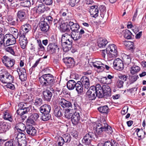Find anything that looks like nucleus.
Listing matches in <instances>:
<instances>
[{
    "label": "nucleus",
    "instance_id": "4c0bfd02",
    "mask_svg": "<svg viewBox=\"0 0 146 146\" xmlns=\"http://www.w3.org/2000/svg\"><path fill=\"white\" fill-rule=\"evenodd\" d=\"M63 60L64 62L67 65L70 66L74 63V61L72 58L66 57L64 58Z\"/></svg>",
    "mask_w": 146,
    "mask_h": 146
},
{
    "label": "nucleus",
    "instance_id": "ea45409f",
    "mask_svg": "<svg viewBox=\"0 0 146 146\" xmlns=\"http://www.w3.org/2000/svg\"><path fill=\"white\" fill-rule=\"evenodd\" d=\"M62 49L65 52L69 51L72 47V44H62Z\"/></svg>",
    "mask_w": 146,
    "mask_h": 146
},
{
    "label": "nucleus",
    "instance_id": "2f4dec72",
    "mask_svg": "<svg viewBox=\"0 0 146 146\" xmlns=\"http://www.w3.org/2000/svg\"><path fill=\"white\" fill-rule=\"evenodd\" d=\"M140 70V68L135 65L133 66L130 68V73L133 75L137 73Z\"/></svg>",
    "mask_w": 146,
    "mask_h": 146
},
{
    "label": "nucleus",
    "instance_id": "13d9d810",
    "mask_svg": "<svg viewBox=\"0 0 146 146\" xmlns=\"http://www.w3.org/2000/svg\"><path fill=\"white\" fill-rule=\"evenodd\" d=\"M11 140L12 143L13 144V146H17L19 141H20V140H18V139L14 137L12 139H11Z\"/></svg>",
    "mask_w": 146,
    "mask_h": 146
},
{
    "label": "nucleus",
    "instance_id": "aec40b11",
    "mask_svg": "<svg viewBox=\"0 0 146 146\" xmlns=\"http://www.w3.org/2000/svg\"><path fill=\"white\" fill-rule=\"evenodd\" d=\"M20 39L21 41L20 43L21 48L23 49H25L28 43L27 38L24 35H21L20 36Z\"/></svg>",
    "mask_w": 146,
    "mask_h": 146
},
{
    "label": "nucleus",
    "instance_id": "393cba45",
    "mask_svg": "<svg viewBox=\"0 0 146 146\" xmlns=\"http://www.w3.org/2000/svg\"><path fill=\"white\" fill-rule=\"evenodd\" d=\"M71 108H67L65 109V117L68 119H71L74 113H72L73 111L75 110L76 109H72Z\"/></svg>",
    "mask_w": 146,
    "mask_h": 146
},
{
    "label": "nucleus",
    "instance_id": "bb28decb",
    "mask_svg": "<svg viewBox=\"0 0 146 146\" xmlns=\"http://www.w3.org/2000/svg\"><path fill=\"white\" fill-rule=\"evenodd\" d=\"M84 87L81 81H78L76 83V90L78 93H81L83 92V90Z\"/></svg>",
    "mask_w": 146,
    "mask_h": 146
},
{
    "label": "nucleus",
    "instance_id": "4468645a",
    "mask_svg": "<svg viewBox=\"0 0 146 146\" xmlns=\"http://www.w3.org/2000/svg\"><path fill=\"white\" fill-rule=\"evenodd\" d=\"M53 114L57 117H60L62 116V110L60 106H55L53 108Z\"/></svg>",
    "mask_w": 146,
    "mask_h": 146
},
{
    "label": "nucleus",
    "instance_id": "412c9836",
    "mask_svg": "<svg viewBox=\"0 0 146 146\" xmlns=\"http://www.w3.org/2000/svg\"><path fill=\"white\" fill-rule=\"evenodd\" d=\"M51 109L50 106L45 104L39 108V110L41 113H49L51 110Z\"/></svg>",
    "mask_w": 146,
    "mask_h": 146
},
{
    "label": "nucleus",
    "instance_id": "864d4df0",
    "mask_svg": "<svg viewBox=\"0 0 146 146\" xmlns=\"http://www.w3.org/2000/svg\"><path fill=\"white\" fill-rule=\"evenodd\" d=\"M57 141L58 146H62L65 143L62 137H58Z\"/></svg>",
    "mask_w": 146,
    "mask_h": 146
},
{
    "label": "nucleus",
    "instance_id": "4d7b16f0",
    "mask_svg": "<svg viewBox=\"0 0 146 146\" xmlns=\"http://www.w3.org/2000/svg\"><path fill=\"white\" fill-rule=\"evenodd\" d=\"M7 84L5 85V87L7 88H9L13 91L15 90V87L14 84H12L11 83H8Z\"/></svg>",
    "mask_w": 146,
    "mask_h": 146
},
{
    "label": "nucleus",
    "instance_id": "5701e85b",
    "mask_svg": "<svg viewBox=\"0 0 146 146\" xmlns=\"http://www.w3.org/2000/svg\"><path fill=\"white\" fill-rule=\"evenodd\" d=\"M58 47L55 43H50L47 47V50L50 53L53 54L56 52Z\"/></svg>",
    "mask_w": 146,
    "mask_h": 146
},
{
    "label": "nucleus",
    "instance_id": "423d86ee",
    "mask_svg": "<svg viewBox=\"0 0 146 146\" xmlns=\"http://www.w3.org/2000/svg\"><path fill=\"white\" fill-rule=\"evenodd\" d=\"M54 92V90L52 86H50L49 88L48 87L47 88L42 92L44 99L45 101L50 102L52 96V93Z\"/></svg>",
    "mask_w": 146,
    "mask_h": 146
},
{
    "label": "nucleus",
    "instance_id": "473e14b6",
    "mask_svg": "<svg viewBox=\"0 0 146 146\" xmlns=\"http://www.w3.org/2000/svg\"><path fill=\"white\" fill-rule=\"evenodd\" d=\"M7 20L9 24L11 25H15L17 24V22H19L18 19H15L11 16H9Z\"/></svg>",
    "mask_w": 146,
    "mask_h": 146
},
{
    "label": "nucleus",
    "instance_id": "f03ea898",
    "mask_svg": "<svg viewBox=\"0 0 146 146\" xmlns=\"http://www.w3.org/2000/svg\"><path fill=\"white\" fill-rule=\"evenodd\" d=\"M96 131L98 134H100L103 131L111 134L113 131L111 127L108 125L105 121L97 124L96 125Z\"/></svg>",
    "mask_w": 146,
    "mask_h": 146
},
{
    "label": "nucleus",
    "instance_id": "49530a36",
    "mask_svg": "<svg viewBox=\"0 0 146 146\" xmlns=\"http://www.w3.org/2000/svg\"><path fill=\"white\" fill-rule=\"evenodd\" d=\"M15 137L18 140H20V141H23V138L24 139L25 138V135L23 133L21 132H19V133L16 136L15 135Z\"/></svg>",
    "mask_w": 146,
    "mask_h": 146
},
{
    "label": "nucleus",
    "instance_id": "774afa93",
    "mask_svg": "<svg viewBox=\"0 0 146 146\" xmlns=\"http://www.w3.org/2000/svg\"><path fill=\"white\" fill-rule=\"evenodd\" d=\"M23 6L28 7L31 5V2L30 0H27L23 2Z\"/></svg>",
    "mask_w": 146,
    "mask_h": 146
},
{
    "label": "nucleus",
    "instance_id": "0eeeda50",
    "mask_svg": "<svg viewBox=\"0 0 146 146\" xmlns=\"http://www.w3.org/2000/svg\"><path fill=\"white\" fill-rule=\"evenodd\" d=\"M13 77L8 72L4 74L0 75V80L3 83H12L13 80Z\"/></svg>",
    "mask_w": 146,
    "mask_h": 146
},
{
    "label": "nucleus",
    "instance_id": "c03bdc74",
    "mask_svg": "<svg viewBox=\"0 0 146 146\" xmlns=\"http://www.w3.org/2000/svg\"><path fill=\"white\" fill-rule=\"evenodd\" d=\"M70 28L72 31V32L79 31V26L77 23H75L74 25L72 26Z\"/></svg>",
    "mask_w": 146,
    "mask_h": 146
},
{
    "label": "nucleus",
    "instance_id": "6e6d98bb",
    "mask_svg": "<svg viewBox=\"0 0 146 146\" xmlns=\"http://www.w3.org/2000/svg\"><path fill=\"white\" fill-rule=\"evenodd\" d=\"M122 79H118L117 81L116 85L118 88H121L123 87L124 82Z\"/></svg>",
    "mask_w": 146,
    "mask_h": 146
},
{
    "label": "nucleus",
    "instance_id": "052dcab7",
    "mask_svg": "<svg viewBox=\"0 0 146 146\" xmlns=\"http://www.w3.org/2000/svg\"><path fill=\"white\" fill-rule=\"evenodd\" d=\"M18 106L19 107V108L25 109L26 108H28L29 106H28L26 104H24V102H22L19 104Z\"/></svg>",
    "mask_w": 146,
    "mask_h": 146
},
{
    "label": "nucleus",
    "instance_id": "6e6552de",
    "mask_svg": "<svg viewBox=\"0 0 146 146\" xmlns=\"http://www.w3.org/2000/svg\"><path fill=\"white\" fill-rule=\"evenodd\" d=\"M113 68L119 71L121 70L124 68L122 61L119 58L114 60L113 62Z\"/></svg>",
    "mask_w": 146,
    "mask_h": 146
},
{
    "label": "nucleus",
    "instance_id": "7c9ffc66",
    "mask_svg": "<svg viewBox=\"0 0 146 146\" xmlns=\"http://www.w3.org/2000/svg\"><path fill=\"white\" fill-rule=\"evenodd\" d=\"M108 43V42L106 39L100 38L98 40V45L100 48H103Z\"/></svg>",
    "mask_w": 146,
    "mask_h": 146
},
{
    "label": "nucleus",
    "instance_id": "9d476101",
    "mask_svg": "<svg viewBox=\"0 0 146 146\" xmlns=\"http://www.w3.org/2000/svg\"><path fill=\"white\" fill-rule=\"evenodd\" d=\"M3 63L8 68H10L12 67L15 64V61L13 59L11 58L6 56L3 57L2 60Z\"/></svg>",
    "mask_w": 146,
    "mask_h": 146
},
{
    "label": "nucleus",
    "instance_id": "37998d69",
    "mask_svg": "<svg viewBox=\"0 0 146 146\" xmlns=\"http://www.w3.org/2000/svg\"><path fill=\"white\" fill-rule=\"evenodd\" d=\"M42 100L41 98L37 97L35 100L34 104L37 107L40 106L42 104Z\"/></svg>",
    "mask_w": 146,
    "mask_h": 146
},
{
    "label": "nucleus",
    "instance_id": "79ce46f5",
    "mask_svg": "<svg viewBox=\"0 0 146 146\" xmlns=\"http://www.w3.org/2000/svg\"><path fill=\"white\" fill-rule=\"evenodd\" d=\"M100 81L102 83L107 84H110L111 82V80L108 81V79L106 77H104L100 79Z\"/></svg>",
    "mask_w": 146,
    "mask_h": 146
},
{
    "label": "nucleus",
    "instance_id": "680f3d73",
    "mask_svg": "<svg viewBox=\"0 0 146 146\" xmlns=\"http://www.w3.org/2000/svg\"><path fill=\"white\" fill-rule=\"evenodd\" d=\"M19 76V78L22 81H24L26 80L27 78L26 73L22 74Z\"/></svg>",
    "mask_w": 146,
    "mask_h": 146
},
{
    "label": "nucleus",
    "instance_id": "f3484780",
    "mask_svg": "<svg viewBox=\"0 0 146 146\" xmlns=\"http://www.w3.org/2000/svg\"><path fill=\"white\" fill-rule=\"evenodd\" d=\"M10 126L6 123L0 122V133H3L8 131L10 128Z\"/></svg>",
    "mask_w": 146,
    "mask_h": 146
},
{
    "label": "nucleus",
    "instance_id": "1a4fd4ad",
    "mask_svg": "<svg viewBox=\"0 0 146 146\" xmlns=\"http://www.w3.org/2000/svg\"><path fill=\"white\" fill-rule=\"evenodd\" d=\"M86 97L90 100H94L98 97L97 94L92 86H91L86 92Z\"/></svg>",
    "mask_w": 146,
    "mask_h": 146
},
{
    "label": "nucleus",
    "instance_id": "dca6fc26",
    "mask_svg": "<svg viewBox=\"0 0 146 146\" xmlns=\"http://www.w3.org/2000/svg\"><path fill=\"white\" fill-rule=\"evenodd\" d=\"M17 16L19 22H23L26 19V14L24 10L19 11L17 14Z\"/></svg>",
    "mask_w": 146,
    "mask_h": 146
},
{
    "label": "nucleus",
    "instance_id": "20e7f679",
    "mask_svg": "<svg viewBox=\"0 0 146 146\" xmlns=\"http://www.w3.org/2000/svg\"><path fill=\"white\" fill-rule=\"evenodd\" d=\"M98 135L92 132H89L84 137L82 140V143L85 145H89L93 139L96 140L98 138Z\"/></svg>",
    "mask_w": 146,
    "mask_h": 146
},
{
    "label": "nucleus",
    "instance_id": "2eb2a0df",
    "mask_svg": "<svg viewBox=\"0 0 146 146\" xmlns=\"http://www.w3.org/2000/svg\"><path fill=\"white\" fill-rule=\"evenodd\" d=\"M25 130L30 136H34L36 135V130L35 128L31 125H27Z\"/></svg>",
    "mask_w": 146,
    "mask_h": 146
},
{
    "label": "nucleus",
    "instance_id": "4be33fe9",
    "mask_svg": "<svg viewBox=\"0 0 146 146\" xmlns=\"http://www.w3.org/2000/svg\"><path fill=\"white\" fill-rule=\"evenodd\" d=\"M80 119V116L79 113L75 112L71 119L72 124L74 125H76L79 122Z\"/></svg>",
    "mask_w": 146,
    "mask_h": 146
},
{
    "label": "nucleus",
    "instance_id": "de8ad7c7",
    "mask_svg": "<svg viewBox=\"0 0 146 146\" xmlns=\"http://www.w3.org/2000/svg\"><path fill=\"white\" fill-rule=\"evenodd\" d=\"M139 78L138 75H136L129 77L130 84H132L136 81Z\"/></svg>",
    "mask_w": 146,
    "mask_h": 146
},
{
    "label": "nucleus",
    "instance_id": "0e129e2a",
    "mask_svg": "<svg viewBox=\"0 0 146 146\" xmlns=\"http://www.w3.org/2000/svg\"><path fill=\"white\" fill-rule=\"evenodd\" d=\"M5 50L6 51L9 52L12 54L14 55L15 54V52L12 47H7L5 48Z\"/></svg>",
    "mask_w": 146,
    "mask_h": 146
},
{
    "label": "nucleus",
    "instance_id": "7ed1b4c3",
    "mask_svg": "<svg viewBox=\"0 0 146 146\" xmlns=\"http://www.w3.org/2000/svg\"><path fill=\"white\" fill-rule=\"evenodd\" d=\"M116 47L115 45L112 44L109 45V46L106 48V50H102V55L105 58L106 54H107L108 56L110 58H114L117 55V52L116 49Z\"/></svg>",
    "mask_w": 146,
    "mask_h": 146
},
{
    "label": "nucleus",
    "instance_id": "a211bd4d",
    "mask_svg": "<svg viewBox=\"0 0 146 146\" xmlns=\"http://www.w3.org/2000/svg\"><path fill=\"white\" fill-rule=\"evenodd\" d=\"M80 81L84 86L85 89H88L90 86V82L89 78L86 76H83L80 79Z\"/></svg>",
    "mask_w": 146,
    "mask_h": 146
},
{
    "label": "nucleus",
    "instance_id": "f8f14e48",
    "mask_svg": "<svg viewBox=\"0 0 146 146\" xmlns=\"http://www.w3.org/2000/svg\"><path fill=\"white\" fill-rule=\"evenodd\" d=\"M94 89L95 90L98 95V97L99 98H103V86H101L99 84L96 85L95 86H92Z\"/></svg>",
    "mask_w": 146,
    "mask_h": 146
},
{
    "label": "nucleus",
    "instance_id": "69168bd1",
    "mask_svg": "<svg viewBox=\"0 0 146 146\" xmlns=\"http://www.w3.org/2000/svg\"><path fill=\"white\" fill-rule=\"evenodd\" d=\"M135 131L137 132V135L138 136L141 138L142 135L141 134H143V130H140L139 129L137 128L136 129Z\"/></svg>",
    "mask_w": 146,
    "mask_h": 146
},
{
    "label": "nucleus",
    "instance_id": "09e8293b",
    "mask_svg": "<svg viewBox=\"0 0 146 146\" xmlns=\"http://www.w3.org/2000/svg\"><path fill=\"white\" fill-rule=\"evenodd\" d=\"M31 46L30 48L31 50L33 52H34L35 53H38L39 51V48H38L37 45L31 44Z\"/></svg>",
    "mask_w": 146,
    "mask_h": 146
},
{
    "label": "nucleus",
    "instance_id": "9b49d317",
    "mask_svg": "<svg viewBox=\"0 0 146 146\" xmlns=\"http://www.w3.org/2000/svg\"><path fill=\"white\" fill-rule=\"evenodd\" d=\"M7 36V37L6 38V39L7 40V42H4V46H7L15 43V38L13 35L9 34Z\"/></svg>",
    "mask_w": 146,
    "mask_h": 146
},
{
    "label": "nucleus",
    "instance_id": "58836bf2",
    "mask_svg": "<svg viewBox=\"0 0 146 146\" xmlns=\"http://www.w3.org/2000/svg\"><path fill=\"white\" fill-rule=\"evenodd\" d=\"M41 119L43 121L48 120L51 117V115L49 113H42Z\"/></svg>",
    "mask_w": 146,
    "mask_h": 146
},
{
    "label": "nucleus",
    "instance_id": "c9c22d12",
    "mask_svg": "<svg viewBox=\"0 0 146 146\" xmlns=\"http://www.w3.org/2000/svg\"><path fill=\"white\" fill-rule=\"evenodd\" d=\"M16 128L18 131H24L26 129V127L25 126V125L22 123L20 122L17 124L15 126Z\"/></svg>",
    "mask_w": 146,
    "mask_h": 146
},
{
    "label": "nucleus",
    "instance_id": "8fccbe9b",
    "mask_svg": "<svg viewBox=\"0 0 146 146\" xmlns=\"http://www.w3.org/2000/svg\"><path fill=\"white\" fill-rule=\"evenodd\" d=\"M35 120H34L32 117L30 116L27 120L26 123L27 125H31L30 124H34L35 123Z\"/></svg>",
    "mask_w": 146,
    "mask_h": 146
},
{
    "label": "nucleus",
    "instance_id": "a18cd8bd",
    "mask_svg": "<svg viewBox=\"0 0 146 146\" xmlns=\"http://www.w3.org/2000/svg\"><path fill=\"white\" fill-rule=\"evenodd\" d=\"M62 138L65 143L69 142L71 140V137L69 134H66L62 136Z\"/></svg>",
    "mask_w": 146,
    "mask_h": 146
},
{
    "label": "nucleus",
    "instance_id": "6ab92c4d",
    "mask_svg": "<svg viewBox=\"0 0 146 146\" xmlns=\"http://www.w3.org/2000/svg\"><path fill=\"white\" fill-rule=\"evenodd\" d=\"M39 25L41 30L45 33L47 32L49 30V25L46 21H41Z\"/></svg>",
    "mask_w": 146,
    "mask_h": 146
},
{
    "label": "nucleus",
    "instance_id": "f704fd0d",
    "mask_svg": "<svg viewBox=\"0 0 146 146\" xmlns=\"http://www.w3.org/2000/svg\"><path fill=\"white\" fill-rule=\"evenodd\" d=\"M71 36L73 39L75 40H77L82 37L81 35H80V33H79V31L72 32Z\"/></svg>",
    "mask_w": 146,
    "mask_h": 146
},
{
    "label": "nucleus",
    "instance_id": "72a5a7b5",
    "mask_svg": "<svg viewBox=\"0 0 146 146\" xmlns=\"http://www.w3.org/2000/svg\"><path fill=\"white\" fill-rule=\"evenodd\" d=\"M99 111L102 113L107 114L109 111V109L107 106H101L98 108Z\"/></svg>",
    "mask_w": 146,
    "mask_h": 146
},
{
    "label": "nucleus",
    "instance_id": "b1692460",
    "mask_svg": "<svg viewBox=\"0 0 146 146\" xmlns=\"http://www.w3.org/2000/svg\"><path fill=\"white\" fill-rule=\"evenodd\" d=\"M90 13L91 15H93V17H96L98 16V14L99 12V10L98 9V7L97 6H92L91 7L90 10Z\"/></svg>",
    "mask_w": 146,
    "mask_h": 146
},
{
    "label": "nucleus",
    "instance_id": "603ef678",
    "mask_svg": "<svg viewBox=\"0 0 146 146\" xmlns=\"http://www.w3.org/2000/svg\"><path fill=\"white\" fill-rule=\"evenodd\" d=\"M40 2L43 4L49 5H51L52 3V0H39Z\"/></svg>",
    "mask_w": 146,
    "mask_h": 146
},
{
    "label": "nucleus",
    "instance_id": "e2e57ef3",
    "mask_svg": "<svg viewBox=\"0 0 146 146\" xmlns=\"http://www.w3.org/2000/svg\"><path fill=\"white\" fill-rule=\"evenodd\" d=\"M26 144V141L24 139L23 141H19L17 146H25Z\"/></svg>",
    "mask_w": 146,
    "mask_h": 146
},
{
    "label": "nucleus",
    "instance_id": "cd10ccee",
    "mask_svg": "<svg viewBox=\"0 0 146 146\" xmlns=\"http://www.w3.org/2000/svg\"><path fill=\"white\" fill-rule=\"evenodd\" d=\"M76 82L73 80H70L67 83V87L69 90L74 89L76 87Z\"/></svg>",
    "mask_w": 146,
    "mask_h": 146
},
{
    "label": "nucleus",
    "instance_id": "39448f33",
    "mask_svg": "<svg viewBox=\"0 0 146 146\" xmlns=\"http://www.w3.org/2000/svg\"><path fill=\"white\" fill-rule=\"evenodd\" d=\"M59 105L63 108H68L72 109H77L78 105L76 102H74L72 105L70 102L66 100L64 98H61L59 100Z\"/></svg>",
    "mask_w": 146,
    "mask_h": 146
},
{
    "label": "nucleus",
    "instance_id": "3c124183",
    "mask_svg": "<svg viewBox=\"0 0 146 146\" xmlns=\"http://www.w3.org/2000/svg\"><path fill=\"white\" fill-rule=\"evenodd\" d=\"M103 97L107 98L110 97L111 95V89L109 90V91L105 90L103 92Z\"/></svg>",
    "mask_w": 146,
    "mask_h": 146
},
{
    "label": "nucleus",
    "instance_id": "bf43d9fd",
    "mask_svg": "<svg viewBox=\"0 0 146 146\" xmlns=\"http://www.w3.org/2000/svg\"><path fill=\"white\" fill-rule=\"evenodd\" d=\"M53 18L51 16H47L46 17V19L44 20V21H46V23L48 22L49 24H50L52 23Z\"/></svg>",
    "mask_w": 146,
    "mask_h": 146
},
{
    "label": "nucleus",
    "instance_id": "5fc2aeb1",
    "mask_svg": "<svg viewBox=\"0 0 146 146\" xmlns=\"http://www.w3.org/2000/svg\"><path fill=\"white\" fill-rule=\"evenodd\" d=\"M17 71L19 76L26 73V70L24 68H17Z\"/></svg>",
    "mask_w": 146,
    "mask_h": 146
},
{
    "label": "nucleus",
    "instance_id": "a19ab883",
    "mask_svg": "<svg viewBox=\"0 0 146 146\" xmlns=\"http://www.w3.org/2000/svg\"><path fill=\"white\" fill-rule=\"evenodd\" d=\"M71 37V35L70 34L68 35V33H65L63 34L62 35L61 38V43H64V42H65V41H66V40H67L68 38H70Z\"/></svg>",
    "mask_w": 146,
    "mask_h": 146
},
{
    "label": "nucleus",
    "instance_id": "ddd939ff",
    "mask_svg": "<svg viewBox=\"0 0 146 146\" xmlns=\"http://www.w3.org/2000/svg\"><path fill=\"white\" fill-rule=\"evenodd\" d=\"M31 26L29 24H26L22 26L20 31V35H25L31 30Z\"/></svg>",
    "mask_w": 146,
    "mask_h": 146
},
{
    "label": "nucleus",
    "instance_id": "e433bc0d",
    "mask_svg": "<svg viewBox=\"0 0 146 146\" xmlns=\"http://www.w3.org/2000/svg\"><path fill=\"white\" fill-rule=\"evenodd\" d=\"M123 36L124 37L127 39H131L132 38V34L128 30H125L123 31Z\"/></svg>",
    "mask_w": 146,
    "mask_h": 146
},
{
    "label": "nucleus",
    "instance_id": "f257e3e1",
    "mask_svg": "<svg viewBox=\"0 0 146 146\" xmlns=\"http://www.w3.org/2000/svg\"><path fill=\"white\" fill-rule=\"evenodd\" d=\"M40 83L43 86H50L55 82V79L54 76L50 74H44L39 78Z\"/></svg>",
    "mask_w": 146,
    "mask_h": 146
},
{
    "label": "nucleus",
    "instance_id": "a878e982",
    "mask_svg": "<svg viewBox=\"0 0 146 146\" xmlns=\"http://www.w3.org/2000/svg\"><path fill=\"white\" fill-rule=\"evenodd\" d=\"M3 118L4 119L8 120L11 122H12L13 119L12 116L9 111H4L3 112Z\"/></svg>",
    "mask_w": 146,
    "mask_h": 146
},
{
    "label": "nucleus",
    "instance_id": "338daca9",
    "mask_svg": "<svg viewBox=\"0 0 146 146\" xmlns=\"http://www.w3.org/2000/svg\"><path fill=\"white\" fill-rule=\"evenodd\" d=\"M30 116L35 121H36L39 117V115L37 113H34Z\"/></svg>",
    "mask_w": 146,
    "mask_h": 146
},
{
    "label": "nucleus",
    "instance_id": "c85d7f7f",
    "mask_svg": "<svg viewBox=\"0 0 146 146\" xmlns=\"http://www.w3.org/2000/svg\"><path fill=\"white\" fill-rule=\"evenodd\" d=\"M31 107V105H29L28 108L23 109L22 113V115H20L22 119H25L27 118L28 113L30 111Z\"/></svg>",
    "mask_w": 146,
    "mask_h": 146
},
{
    "label": "nucleus",
    "instance_id": "c756f323",
    "mask_svg": "<svg viewBox=\"0 0 146 146\" xmlns=\"http://www.w3.org/2000/svg\"><path fill=\"white\" fill-rule=\"evenodd\" d=\"M36 12L39 14L43 13L46 10L45 5L42 3L36 7Z\"/></svg>",
    "mask_w": 146,
    "mask_h": 146
}]
</instances>
